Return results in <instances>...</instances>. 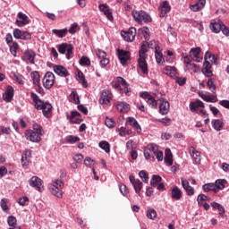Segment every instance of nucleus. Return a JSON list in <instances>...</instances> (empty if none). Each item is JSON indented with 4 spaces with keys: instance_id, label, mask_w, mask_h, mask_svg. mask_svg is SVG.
Here are the masks:
<instances>
[{
    "instance_id": "f257e3e1",
    "label": "nucleus",
    "mask_w": 229,
    "mask_h": 229,
    "mask_svg": "<svg viewBox=\"0 0 229 229\" xmlns=\"http://www.w3.org/2000/svg\"><path fill=\"white\" fill-rule=\"evenodd\" d=\"M149 47L150 49H157V46L155 45V41H149V43L144 41L141 45V50H140V58L138 59V64L140 69L144 74H148V63L146 62V47Z\"/></svg>"
},
{
    "instance_id": "f03ea898",
    "label": "nucleus",
    "mask_w": 229,
    "mask_h": 229,
    "mask_svg": "<svg viewBox=\"0 0 229 229\" xmlns=\"http://www.w3.org/2000/svg\"><path fill=\"white\" fill-rule=\"evenodd\" d=\"M30 98L34 102V106L37 110H42L43 115L45 117H48L49 114H51V110H53V106L49 104V102H44L38 98V95L35 92L30 93Z\"/></svg>"
},
{
    "instance_id": "7ed1b4c3",
    "label": "nucleus",
    "mask_w": 229,
    "mask_h": 229,
    "mask_svg": "<svg viewBox=\"0 0 229 229\" xmlns=\"http://www.w3.org/2000/svg\"><path fill=\"white\" fill-rule=\"evenodd\" d=\"M131 15L136 22L138 24H142V22H145V24H148V22H151L152 19L151 16L146 13V11H132Z\"/></svg>"
},
{
    "instance_id": "20e7f679",
    "label": "nucleus",
    "mask_w": 229,
    "mask_h": 229,
    "mask_svg": "<svg viewBox=\"0 0 229 229\" xmlns=\"http://www.w3.org/2000/svg\"><path fill=\"white\" fill-rule=\"evenodd\" d=\"M199 108H205V103L203 101L197 99L195 102L190 103L191 112H196L199 115H207V111Z\"/></svg>"
},
{
    "instance_id": "39448f33",
    "label": "nucleus",
    "mask_w": 229,
    "mask_h": 229,
    "mask_svg": "<svg viewBox=\"0 0 229 229\" xmlns=\"http://www.w3.org/2000/svg\"><path fill=\"white\" fill-rule=\"evenodd\" d=\"M157 151H158V146L155 143H150L144 148V157L146 160H149V158H155V155H157Z\"/></svg>"
},
{
    "instance_id": "423d86ee",
    "label": "nucleus",
    "mask_w": 229,
    "mask_h": 229,
    "mask_svg": "<svg viewBox=\"0 0 229 229\" xmlns=\"http://www.w3.org/2000/svg\"><path fill=\"white\" fill-rule=\"evenodd\" d=\"M72 45L68 43H63L61 45H58L57 51L61 53V55H65L66 53V58L67 60H71V55H72Z\"/></svg>"
},
{
    "instance_id": "0eeeda50",
    "label": "nucleus",
    "mask_w": 229,
    "mask_h": 229,
    "mask_svg": "<svg viewBox=\"0 0 229 229\" xmlns=\"http://www.w3.org/2000/svg\"><path fill=\"white\" fill-rule=\"evenodd\" d=\"M42 81H43V86L45 87V89L49 90V89H52L53 86L55 85V74L51 72H47L45 74Z\"/></svg>"
},
{
    "instance_id": "6e6552de",
    "label": "nucleus",
    "mask_w": 229,
    "mask_h": 229,
    "mask_svg": "<svg viewBox=\"0 0 229 229\" xmlns=\"http://www.w3.org/2000/svg\"><path fill=\"white\" fill-rule=\"evenodd\" d=\"M140 98H142V99H145V101L148 103V105L150 106V108H157V100L148 91L140 92Z\"/></svg>"
},
{
    "instance_id": "1a4fd4ad",
    "label": "nucleus",
    "mask_w": 229,
    "mask_h": 229,
    "mask_svg": "<svg viewBox=\"0 0 229 229\" xmlns=\"http://www.w3.org/2000/svg\"><path fill=\"white\" fill-rule=\"evenodd\" d=\"M114 95L110 90L103 89L100 93L99 103L100 105H108L112 101Z\"/></svg>"
},
{
    "instance_id": "9d476101",
    "label": "nucleus",
    "mask_w": 229,
    "mask_h": 229,
    "mask_svg": "<svg viewBox=\"0 0 229 229\" xmlns=\"http://www.w3.org/2000/svg\"><path fill=\"white\" fill-rule=\"evenodd\" d=\"M199 96L203 99V101H206L207 103H217V94L213 93V95H210L208 92L205 91H199Z\"/></svg>"
},
{
    "instance_id": "9b49d317",
    "label": "nucleus",
    "mask_w": 229,
    "mask_h": 229,
    "mask_svg": "<svg viewBox=\"0 0 229 229\" xmlns=\"http://www.w3.org/2000/svg\"><path fill=\"white\" fill-rule=\"evenodd\" d=\"M182 58L184 59L183 62H184L185 71H193V72H199V66L191 62V56L185 55V56H182Z\"/></svg>"
},
{
    "instance_id": "f8f14e48",
    "label": "nucleus",
    "mask_w": 229,
    "mask_h": 229,
    "mask_svg": "<svg viewBox=\"0 0 229 229\" xmlns=\"http://www.w3.org/2000/svg\"><path fill=\"white\" fill-rule=\"evenodd\" d=\"M40 135L41 134H38V132H36L33 130H28L25 131V139L30 142H40V140H42Z\"/></svg>"
},
{
    "instance_id": "ddd939ff",
    "label": "nucleus",
    "mask_w": 229,
    "mask_h": 229,
    "mask_svg": "<svg viewBox=\"0 0 229 229\" xmlns=\"http://www.w3.org/2000/svg\"><path fill=\"white\" fill-rule=\"evenodd\" d=\"M137 35V29L135 27H131L129 29V30L123 31L122 32V37L125 40V42H133L135 40V36Z\"/></svg>"
},
{
    "instance_id": "4468645a",
    "label": "nucleus",
    "mask_w": 229,
    "mask_h": 229,
    "mask_svg": "<svg viewBox=\"0 0 229 229\" xmlns=\"http://www.w3.org/2000/svg\"><path fill=\"white\" fill-rule=\"evenodd\" d=\"M130 182L131 183L132 187L134 188V191L136 194L139 196H142L140 193V191H142V182L139 179H135L133 175L129 176Z\"/></svg>"
},
{
    "instance_id": "2eb2a0df",
    "label": "nucleus",
    "mask_w": 229,
    "mask_h": 229,
    "mask_svg": "<svg viewBox=\"0 0 229 229\" xmlns=\"http://www.w3.org/2000/svg\"><path fill=\"white\" fill-rule=\"evenodd\" d=\"M159 17L164 18L171 12V4L167 1H163L158 7Z\"/></svg>"
},
{
    "instance_id": "dca6fc26",
    "label": "nucleus",
    "mask_w": 229,
    "mask_h": 229,
    "mask_svg": "<svg viewBox=\"0 0 229 229\" xmlns=\"http://www.w3.org/2000/svg\"><path fill=\"white\" fill-rule=\"evenodd\" d=\"M117 55L122 65H126L131 56L128 51L121 50V49H117Z\"/></svg>"
},
{
    "instance_id": "f3484780",
    "label": "nucleus",
    "mask_w": 229,
    "mask_h": 229,
    "mask_svg": "<svg viewBox=\"0 0 229 229\" xmlns=\"http://www.w3.org/2000/svg\"><path fill=\"white\" fill-rule=\"evenodd\" d=\"M53 71L57 74V76H61V78H67V76H69V71H67L66 67L62 65H54Z\"/></svg>"
},
{
    "instance_id": "a211bd4d",
    "label": "nucleus",
    "mask_w": 229,
    "mask_h": 229,
    "mask_svg": "<svg viewBox=\"0 0 229 229\" xmlns=\"http://www.w3.org/2000/svg\"><path fill=\"white\" fill-rule=\"evenodd\" d=\"M98 10L102 12L104 15H106L108 21H114V15L112 14V11H110V8L108 7V5H106V4H100L98 5Z\"/></svg>"
},
{
    "instance_id": "6ab92c4d",
    "label": "nucleus",
    "mask_w": 229,
    "mask_h": 229,
    "mask_svg": "<svg viewBox=\"0 0 229 229\" xmlns=\"http://www.w3.org/2000/svg\"><path fill=\"white\" fill-rule=\"evenodd\" d=\"M202 73L206 78H212L214 72H212V64L208 61H205L203 64Z\"/></svg>"
},
{
    "instance_id": "aec40b11",
    "label": "nucleus",
    "mask_w": 229,
    "mask_h": 229,
    "mask_svg": "<svg viewBox=\"0 0 229 229\" xmlns=\"http://www.w3.org/2000/svg\"><path fill=\"white\" fill-rule=\"evenodd\" d=\"M30 187H34L36 191H42V180L38 176H32L29 181Z\"/></svg>"
},
{
    "instance_id": "412c9836",
    "label": "nucleus",
    "mask_w": 229,
    "mask_h": 229,
    "mask_svg": "<svg viewBox=\"0 0 229 229\" xmlns=\"http://www.w3.org/2000/svg\"><path fill=\"white\" fill-rule=\"evenodd\" d=\"M206 4L207 0H198L197 3L190 5V10H191V12H201Z\"/></svg>"
},
{
    "instance_id": "4be33fe9",
    "label": "nucleus",
    "mask_w": 229,
    "mask_h": 229,
    "mask_svg": "<svg viewBox=\"0 0 229 229\" xmlns=\"http://www.w3.org/2000/svg\"><path fill=\"white\" fill-rule=\"evenodd\" d=\"M199 53H201V48L200 47H195L191 48L190 51V56L192 58L193 62L199 63L203 58L199 56Z\"/></svg>"
},
{
    "instance_id": "5701e85b",
    "label": "nucleus",
    "mask_w": 229,
    "mask_h": 229,
    "mask_svg": "<svg viewBox=\"0 0 229 229\" xmlns=\"http://www.w3.org/2000/svg\"><path fill=\"white\" fill-rule=\"evenodd\" d=\"M30 158H31V151L29 149L24 150L21 156V165L24 169L30 165Z\"/></svg>"
},
{
    "instance_id": "b1692460",
    "label": "nucleus",
    "mask_w": 229,
    "mask_h": 229,
    "mask_svg": "<svg viewBox=\"0 0 229 229\" xmlns=\"http://www.w3.org/2000/svg\"><path fill=\"white\" fill-rule=\"evenodd\" d=\"M18 18L20 20H16L17 26L21 27V26H26V24H30V18L25 13H19Z\"/></svg>"
},
{
    "instance_id": "393cba45",
    "label": "nucleus",
    "mask_w": 229,
    "mask_h": 229,
    "mask_svg": "<svg viewBox=\"0 0 229 229\" xmlns=\"http://www.w3.org/2000/svg\"><path fill=\"white\" fill-rule=\"evenodd\" d=\"M163 73L174 80V78H176V75L178 74V72L176 71V67L174 66H166L163 69Z\"/></svg>"
},
{
    "instance_id": "a878e982",
    "label": "nucleus",
    "mask_w": 229,
    "mask_h": 229,
    "mask_svg": "<svg viewBox=\"0 0 229 229\" xmlns=\"http://www.w3.org/2000/svg\"><path fill=\"white\" fill-rule=\"evenodd\" d=\"M190 155L193 158L195 164H201V153L196 150L194 147L190 148Z\"/></svg>"
},
{
    "instance_id": "bb28decb",
    "label": "nucleus",
    "mask_w": 229,
    "mask_h": 229,
    "mask_svg": "<svg viewBox=\"0 0 229 229\" xmlns=\"http://www.w3.org/2000/svg\"><path fill=\"white\" fill-rule=\"evenodd\" d=\"M160 105H159V112L162 114V115H166V114H169V102L167 100L160 99Z\"/></svg>"
},
{
    "instance_id": "cd10ccee",
    "label": "nucleus",
    "mask_w": 229,
    "mask_h": 229,
    "mask_svg": "<svg viewBox=\"0 0 229 229\" xmlns=\"http://www.w3.org/2000/svg\"><path fill=\"white\" fill-rule=\"evenodd\" d=\"M4 101L6 103H10L13 99V88L12 86H8L5 93L3 95Z\"/></svg>"
},
{
    "instance_id": "c85d7f7f",
    "label": "nucleus",
    "mask_w": 229,
    "mask_h": 229,
    "mask_svg": "<svg viewBox=\"0 0 229 229\" xmlns=\"http://www.w3.org/2000/svg\"><path fill=\"white\" fill-rule=\"evenodd\" d=\"M223 21H217L210 23L209 28L212 33H219L223 28Z\"/></svg>"
},
{
    "instance_id": "c756f323",
    "label": "nucleus",
    "mask_w": 229,
    "mask_h": 229,
    "mask_svg": "<svg viewBox=\"0 0 229 229\" xmlns=\"http://www.w3.org/2000/svg\"><path fill=\"white\" fill-rule=\"evenodd\" d=\"M127 123L130 126H132V128H134V130H136L137 133H140V131H142V129L140 128V125L139 124V122H137L135 118L128 117L127 118Z\"/></svg>"
},
{
    "instance_id": "7c9ffc66",
    "label": "nucleus",
    "mask_w": 229,
    "mask_h": 229,
    "mask_svg": "<svg viewBox=\"0 0 229 229\" xmlns=\"http://www.w3.org/2000/svg\"><path fill=\"white\" fill-rule=\"evenodd\" d=\"M209 79L207 81L208 89L212 92V94H216L217 90V86L216 85V79L212 77H208Z\"/></svg>"
},
{
    "instance_id": "2f4dec72",
    "label": "nucleus",
    "mask_w": 229,
    "mask_h": 229,
    "mask_svg": "<svg viewBox=\"0 0 229 229\" xmlns=\"http://www.w3.org/2000/svg\"><path fill=\"white\" fill-rule=\"evenodd\" d=\"M49 189L51 194H53V196H56V198H62L64 196V193L62 192L60 188H58V186L55 184H50Z\"/></svg>"
},
{
    "instance_id": "473e14b6",
    "label": "nucleus",
    "mask_w": 229,
    "mask_h": 229,
    "mask_svg": "<svg viewBox=\"0 0 229 229\" xmlns=\"http://www.w3.org/2000/svg\"><path fill=\"white\" fill-rule=\"evenodd\" d=\"M165 163L166 165H173V152H171V148H166L165 150Z\"/></svg>"
},
{
    "instance_id": "72a5a7b5",
    "label": "nucleus",
    "mask_w": 229,
    "mask_h": 229,
    "mask_svg": "<svg viewBox=\"0 0 229 229\" xmlns=\"http://www.w3.org/2000/svg\"><path fill=\"white\" fill-rule=\"evenodd\" d=\"M182 196H183V193L182 192V190L178 188V186H175L172 189V198L173 199H182Z\"/></svg>"
},
{
    "instance_id": "f704fd0d",
    "label": "nucleus",
    "mask_w": 229,
    "mask_h": 229,
    "mask_svg": "<svg viewBox=\"0 0 229 229\" xmlns=\"http://www.w3.org/2000/svg\"><path fill=\"white\" fill-rule=\"evenodd\" d=\"M24 55L29 60L30 64L32 65L35 64V57L37 56L35 51L28 49L25 51Z\"/></svg>"
},
{
    "instance_id": "c9c22d12",
    "label": "nucleus",
    "mask_w": 229,
    "mask_h": 229,
    "mask_svg": "<svg viewBox=\"0 0 229 229\" xmlns=\"http://www.w3.org/2000/svg\"><path fill=\"white\" fill-rule=\"evenodd\" d=\"M116 108L119 112L126 113L128 110H130V105L126 102H117Z\"/></svg>"
},
{
    "instance_id": "e433bc0d",
    "label": "nucleus",
    "mask_w": 229,
    "mask_h": 229,
    "mask_svg": "<svg viewBox=\"0 0 229 229\" xmlns=\"http://www.w3.org/2000/svg\"><path fill=\"white\" fill-rule=\"evenodd\" d=\"M215 190L216 191H223L225 189V185H226V180L225 179H217L215 183Z\"/></svg>"
},
{
    "instance_id": "4c0bfd02",
    "label": "nucleus",
    "mask_w": 229,
    "mask_h": 229,
    "mask_svg": "<svg viewBox=\"0 0 229 229\" xmlns=\"http://www.w3.org/2000/svg\"><path fill=\"white\" fill-rule=\"evenodd\" d=\"M77 80L81 83L82 87L87 89L89 87V83L87 82V80H85V75H83L82 72H78L77 73Z\"/></svg>"
},
{
    "instance_id": "58836bf2",
    "label": "nucleus",
    "mask_w": 229,
    "mask_h": 229,
    "mask_svg": "<svg viewBox=\"0 0 229 229\" xmlns=\"http://www.w3.org/2000/svg\"><path fill=\"white\" fill-rule=\"evenodd\" d=\"M211 124L216 131H221V130H223V122L219 119L212 120Z\"/></svg>"
},
{
    "instance_id": "ea45409f",
    "label": "nucleus",
    "mask_w": 229,
    "mask_h": 229,
    "mask_svg": "<svg viewBox=\"0 0 229 229\" xmlns=\"http://www.w3.org/2000/svg\"><path fill=\"white\" fill-rule=\"evenodd\" d=\"M68 30L63 29V30H56L54 29L52 30V33H54V35H56V37H58L59 38H64V37H65V35H67Z\"/></svg>"
},
{
    "instance_id": "a19ab883",
    "label": "nucleus",
    "mask_w": 229,
    "mask_h": 229,
    "mask_svg": "<svg viewBox=\"0 0 229 229\" xmlns=\"http://www.w3.org/2000/svg\"><path fill=\"white\" fill-rule=\"evenodd\" d=\"M30 77L32 80L33 85H38L40 83V74H38V72L34 71L30 73Z\"/></svg>"
},
{
    "instance_id": "79ce46f5",
    "label": "nucleus",
    "mask_w": 229,
    "mask_h": 229,
    "mask_svg": "<svg viewBox=\"0 0 229 229\" xmlns=\"http://www.w3.org/2000/svg\"><path fill=\"white\" fill-rule=\"evenodd\" d=\"M202 191H204V192H210V191L216 192V186L212 182L204 184L202 186Z\"/></svg>"
},
{
    "instance_id": "37998d69",
    "label": "nucleus",
    "mask_w": 229,
    "mask_h": 229,
    "mask_svg": "<svg viewBox=\"0 0 229 229\" xmlns=\"http://www.w3.org/2000/svg\"><path fill=\"white\" fill-rule=\"evenodd\" d=\"M210 197L205 195V194H199L197 198V202L199 207H203V202L202 201H210Z\"/></svg>"
},
{
    "instance_id": "c03bdc74",
    "label": "nucleus",
    "mask_w": 229,
    "mask_h": 229,
    "mask_svg": "<svg viewBox=\"0 0 229 229\" xmlns=\"http://www.w3.org/2000/svg\"><path fill=\"white\" fill-rule=\"evenodd\" d=\"M204 58H205V62H207V60H209L212 64H215V65H217V57H216L215 55L210 54V52H206Z\"/></svg>"
},
{
    "instance_id": "a18cd8bd",
    "label": "nucleus",
    "mask_w": 229,
    "mask_h": 229,
    "mask_svg": "<svg viewBox=\"0 0 229 229\" xmlns=\"http://www.w3.org/2000/svg\"><path fill=\"white\" fill-rule=\"evenodd\" d=\"M98 146L101 149H103L106 153H110V143L106 140H102L98 143Z\"/></svg>"
},
{
    "instance_id": "49530a36",
    "label": "nucleus",
    "mask_w": 229,
    "mask_h": 229,
    "mask_svg": "<svg viewBox=\"0 0 229 229\" xmlns=\"http://www.w3.org/2000/svg\"><path fill=\"white\" fill-rule=\"evenodd\" d=\"M160 182H162V177L159 175H152V178L150 180V185L152 187H157Z\"/></svg>"
},
{
    "instance_id": "de8ad7c7",
    "label": "nucleus",
    "mask_w": 229,
    "mask_h": 229,
    "mask_svg": "<svg viewBox=\"0 0 229 229\" xmlns=\"http://www.w3.org/2000/svg\"><path fill=\"white\" fill-rule=\"evenodd\" d=\"M7 223L11 228H21L20 226H16L17 225V218L13 216H11L7 218Z\"/></svg>"
},
{
    "instance_id": "09e8293b",
    "label": "nucleus",
    "mask_w": 229,
    "mask_h": 229,
    "mask_svg": "<svg viewBox=\"0 0 229 229\" xmlns=\"http://www.w3.org/2000/svg\"><path fill=\"white\" fill-rule=\"evenodd\" d=\"M75 117H80V113L77 111H72L71 113V120L70 123L72 124H78V123H80V119L75 120Z\"/></svg>"
},
{
    "instance_id": "8fccbe9b",
    "label": "nucleus",
    "mask_w": 229,
    "mask_h": 229,
    "mask_svg": "<svg viewBox=\"0 0 229 229\" xmlns=\"http://www.w3.org/2000/svg\"><path fill=\"white\" fill-rule=\"evenodd\" d=\"M155 56L157 64H164V55H162V52L158 51L157 48H156Z\"/></svg>"
},
{
    "instance_id": "3c124183",
    "label": "nucleus",
    "mask_w": 229,
    "mask_h": 229,
    "mask_svg": "<svg viewBox=\"0 0 229 229\" xmlns=\"http://www.w3.org/2000/svg\"><path fill=\"white\" fill-rule=\"evenodd\" d=\"M17 49H19V43L18 42H13L12 46L10 47V53L14 57L17 56Z\"/></svg>"
},
{
    "instance_id": "603ef678",
    "label": "nucleus",
    "mask_w": 229,
    "mask_h": 229,
    "mask_svg": "<svg viewBox=\"0 0 229 229\" xmlns=\"http://www.w3.org/2000/svg\"><path fill=\"white\" fill-rule=\"evenodd\" d=\"M139 176L144 183H148L149 177L148 175V173H146V171L144 170L140 171Z\"/></svg>"
},
{
    "instance_id": "864d4df0",
    "label": "nucleus",
    "mask_w": 229,
    "mask_h": 229,
    "mask_svg": "<svg viewBox=\"0 0 229 229\" xmlns=\"http://www.w3.org/2000/svg\"><path fill=\"white\" fill-rule=\"evenodd\" d=\"M120 137H126V135H131V130H127L124 127H121L119 129Z\"/></svg>"
},
{
    "instance_id": "5fc2aeb1",
    "label": "nucleus",
    "mask_w": 229,
    "mask_h": 229,
    "mask_svg": "<svg viewBox=\"0 0 229 229\" xmlns=\"http://www.w3.org/2000/svg\"><path fill=\"white\" fill-rule=\"evenodd\" d=\"M174 80H175L176 83H178L180 86L185 85V83H187V79L185 77H179L178 74L175 75Z\"/></svg>"
},
{
    "instance_id": "6e6d98bb",
    "label": "nucleus",
    "mask_w": 229,
    "mask_h": 229,
    "mask_svg": "<svg viewBox=\"0 0 229 229\" xmlns=\"http://www.w3.org/2000/svg\"><path fill=\"white\" fill-rule=\"evenodd\" d=\"M76 142H80V137L78 136H69L67 139V143L68 144H76Z\"/></svg>"
},
{
    "instance_id": "4d7b16f0",
    "label": "nucleus",
    "mask_w": 229,
    "mask_h": 229,
    "mask_svg": "<svg viewBox=\"0 0 229 229\" xmlns=\"http://www.w3.org/2000/svg\"><path fill=\"white\" fill-rule=\"evenodd\" d=\"M147 217L148 219H156L157 218V211L155 209L147 210Z\"/></svg>"
},
{
    "instance_id": "13d9d810",
    "label": "nucleus",
    "mask_w": 229,
    "mask_h": 229,
    "mask_svg": "<svg viewBox=\"0 0 229 229\" xmlns=\"http://www.w3.org/2000/svg\"><path fill=\"white\" fill-rule=\"evenodd\" d=\"M18 203L21 207H26V205H28V203H30V199L28 197H21L18 199Z\"/></svg>"
},
{
    "instance_id": "bf43d9fd",
    "label": "nucleus",
    "mask_w": 229,
    "mask_h": 229,
    "mask_svg": "<svg viewBox=\"0 0 229 229\" xmlns=\"http://www.w3.org/2000/svg\"><path fill=\"white\" fill-rule=\"evenodd\" d=\"M80 30V26L78 25V23H73L71 25L70 29L68 30V31L72 34L74 35V33H76V31Z\"/></svg>"
},
{
    "instance_id": "052dcab7",
    "label": "nucleus",
    "mask_w": 229,
    "mask_h": 229,
    "mask_svg": "<svg viewBox=\"0 0 229 229\" xmlns=\"http://www.w3.org/2000/svg\"><path fill=\"white\" fill-rule=\"evenodd\" d=\"M105 124L107 128H114L115 126V122L112 118H106Z\"/></svg>"
},
{
    "instance_id": "680f3d73",
    "label": "nucleus",
    "mask_w": 229,
    "mask_h": 229,
    "mask_svg": "<svg viewBox=\"0 0 229 229\" xmlns=\"http://www.w3.org/2000/svg\"><path fill=\"white\" fill-rule=\"evenodd\" d=\"M71 98L73 99V103H75V105L80 104V97L78 96V92L72 91Z\"/></svg>"
},
{
    "instance_id": "e2e57ef3",
    "label": "nucleus",
    "mask_w": 229,
    "mask_h": 229,
    "mask_svg": "<svg viewBox=\"0 0 229 229\" xmlns=\"http://www.w3.org/2000/svg\"><path fill=\"white\" fill-rule=\"evenodd\" d=\"M20 40H31V33H30L29 31H22Z\"/></svg>"
},
{
    "instance_id": "0e129e2a",
    "label": "nucleus",
    "mask_w": 229,
    "mask_h": 229,
    "mask_svg": "<svg viewBox=\"0 0 229 229\" xmlns=\"http://www.w3.org/2000/svg\"><path fill=\"white\" fill-rule=\"evenodd\" d=\"M13 35L14 38L21 40V38L22 37V30H21L20 29H14Z\"/></svg>"
},
{
    "instance_id": "69168bd1",
    "label": "nucleus",
    "mask_w": 229,
    "mask_h": 229,
    "mask_svg": "<svg viewBox=\"0 0 229 229\" xmlns=\"http://www.w3.org/2000/svg\"><path fill=\"white\" fill-rule=\"evenodd\" d=\"M84 165H86V167H93L94 166V160L90 157H86L84 159Z\"/></svg>"
},
{
    "instance_id": "338daca9",
    "label": "nucleus",
    "mask_w": 229,
    "mask_h": 229,
    "mask_svg": "<svg viewBox=\"0 0 229 229\" xmlns=\"http://www.w3.org/2000/svg\"><path fill=\"white\" fill-rule=\"evenodd\" d=\"M72 159L77 164H81V162L83 161V155H81V154H75V155H73Z\"/></svg>"
},
{
    "instance_id": "774afa93",
    "label": "nucleus",
    "mask_w": 229,
    "mask_h": 229,
    "mask_svg": "<svg viewBox=\"0 0 229 229\" xmlns=\"http://www.w3.org/2000/svg\"><path fill=\"white\" fill-rule=\"evenodd\" d=\"M80 64L83 66L85 65H90V59H89V57L87 56H82L81 59H80Z\"/></svg>"
}]
</instances>
